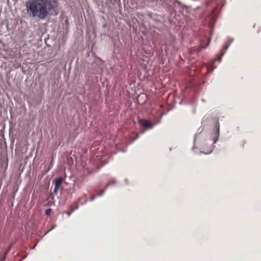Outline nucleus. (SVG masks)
I'll list each match as a JSON object with an SVG mask.
<instances>
[{"label": "nucleus", "mask_w": 261, "mask_h": 261, "mask_svg": "<svg viewBox=\"0 0 261 261\" xmlns=\"http://www.w3.org/2000/svg\"><path fill=\"white\" fill-rule=\"evenodd\" d=\"M58 0H29L25 3L27 14L31 17H37L43 20L54 13L57 15Z\"/></svg>", "instance_id": "f257e3e1"}, {"label": "nucleus", "mask_w": 261, "mask_h": 261, "mask_svg": "<svg viewBox=\"0 0 261 261\" xmlns=\"http://www.w3.org/2000/svg\"><path fill=\"white\" fill-rule=\"evenodd\" d=\"M139 123L142 126L144 127H146L148 128H151L152 127V124L148 120L141 119L139 120Z\"/></svg>", "instance_id": "f03ea898"}, {"label": "nucleus", "mask_w": 261, "mask_h": 261, "mask_svg": "<svg viewBox=\"0 0 261 261\" xmlns=\"http://www.w3.org/2000/svg\"><path fill=\"white\" fill-rule=\"evenodd\" d=\"M63 181V178L62 177H60L58 178L55 181V186L54 190V193L55 194H57L58 190L60 187L61 185L62 184Z\"/></svg>", "instance_id": "7ed1b4c3"}, {"label": "nucleus", "mask_w": 261, "mask_h": 261, "mask_svg": "<svg viewBox=\"0 0 261 261\" xmlns=\"http://www.w3.org/2000/svg\"><path fill=\"white\" fill-rule=\"evenodd\" d=\"M51 212V209L50 208H49L45 211V214L47 216L50 215V213Z\"/></svg>", "instance_id": "20e7f679"}, {"label": "nucleus", "mask_w": 261, "mask_h": 261, "mask_svg": "<svg viewBox=\"0 0 261 261\" xmlns=\"http://www.w3.org/2000/svg\"><path fill=\"white\" fill-rule=\"evenodd\" d=\"M219 127H218V128H217L216 134H218V133H219Z\"/></svg>", "instance_id": "39448f33"}, {"label": "nucleus", "mask_w": 261, "mask_h": 261, "mask_svg": "<svg viewBox=\"0 0 261 261\" xmlns=\"http://www.w3.org/2000/svg\"><path fill=\"white\" fill-rule=\"evenodd\" d=\"M227 47H228V46H226L225 47V49H227Z\"/></svg>", "instance_id": "423d86ee"}, {"label": "nucleus", "mask_w": 261, "mask_h": 261, "mask_svg": "<svg viewBox=\"0 0 261 261\" xmlns=\"http://www.w3.org/2000/svg\"><path fill=\"white\" fill-rule=\"evenodd\" d=\"M94 197H92V198H91V200H93L94 199Z\"/></svg>", "instance_id": "0eeeda50"}, {"label": "nucleus", "mask_w": 261, "mask_h": 261, "mask_svg": "<svg viewBox=\"0 0 261 261\" xmlns=\"http://www.w3.org/2000/svg\"><path fill=\"white\" fill-rule=\"evenodd\" d=\"M109 186V184L107 185L106 188Z\"/></svg>", "instance_id": "6e6552de"}]
</instances>
